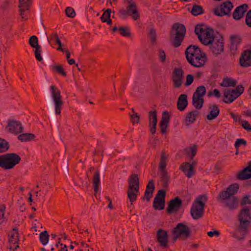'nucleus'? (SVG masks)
<instances>
[{
    "label": "nucleus",
    "instance_id": "1",
    "mask_svg": "<svg viewBox=\"0 0 251 251\" xmlns=\"http://www.w3.org/2000/svg\"><path fill=\"white\" fill-rule=\"evenodd\" d=\"M239 188V184L234 183L230 185L225 191L221 192L218 199L230 210L236 208L238 205V199L235 196Z\"/></svg>",
    "mask_w": 251,
    "mask_h": 251
},
{
    "label": "nucleus",
    "instance_id": "2",
    "mask_svg": "<svg viewBox=\"0 0 251 251\" xmlns=\"http://www.w3.org/2000/svg\"><path fill=\"white\" fill-rule=\"evenodd\" d=\"M251 216L248 207L242 209L238 215L239 225L236 228L234 237L238 240H243L248 232L251 224Z\"/></svg>",
    "mask_w": 251,
    "mask_h": 251
},
{
    "label": "nucleus",
    "instance_id": "3",
    "mask_svg": "<svg viewBox=\"0 0 251 251\" xmlns=\"http://www.w3.org/2000/svg\"><path fill=\"white\" fill-rule=\"evenodd\" d=\"M185 26L178 23L174 24L170 32V40L175 48L179 47L183 41L186 33Z\"/></svg>",
    "mask_w": 251,
    "mask_h": 251
},
{
    "label": "nucleus",
    "instance_id": "4",
    "mask_svg": "<svg viewBox=\"0 0 251 251\" xmlns=\"http://www.w3.org/2000/svg\"><path fill=\"white\" fill-rule=\"evenodd\" d=\"M207 200V196L205 194L200 195L196 198L190 210L191 215L194 219L199 220L203 217L204 208Z\"/></svg>",
    "mask_w": 251,
    "mask_h": 251
},
{
    "label": "nucleus",
    "instance_id": "5",
    "mask_svg": "<svg viewBox=\"0 0 251 251\" xmlns=\"http://www.w3.org/2000/svg\"><path fill=\"white\" fill-rule=\"evenodd\" d=\"M128 186L127 188V198L132 204V202L137 200V195L139 192V178L137 174L130 175L128 179Z\"/></svg>",
    "mask_w": 251,
    "mask_h": 251
},
{
    "label": "nucleus",
    "instance_id": "6",
    "mask_svg": "<svg viewBox=\"0 0 251 251\" xmlns=\"http://www.w3.org/2000/svg\"><path fill=\"white\" fill-rule=\"evenodd\" d=\"M21 160V157L15 153L0 155V167L5 170L13 169Z\"/></svg>",
    "mask_w": 251,
    "mask_h": 251
},
{
    "label": "nucleus",
    "instance_id": "7",
    "mask_svg": "<svg viewBox=\"0 0 251 251\" xmlns=\"http://www.w3.org/2000/svg\"><path fill=\"white\" fill-rule=\"evenodd\" d=\"M195 32L200 41L204 45H209L216 38L213 36V30L203 28L201 25H197Z\"/></svg>",
    "mask_w": 251,
    "mask_h": 251
},
{
    "label": "nucleus",
    "instance_id": "8",
    "mask_svg": "<svg viewBox=\"0 0 251 251\" xmlns=\"http://www.w3.org/2000/svg\"><path fill=\"white\" fill-rule=\"evenodd\" d=\"M167 158L164 151H162L158 167L161 180L163 182V187L166 188L168 186L170 180V176L166 169Z\"/></svg>",
    "mask_w": 251,
    "mask_h": 251
},
{
    "label": "nucleus",
    "instance_id": "9",
    "mask_svg": "<svg viewBox=\"0 0 251 251\" xmlns=\"http://www.w3.org/2000/svg\"><path fill=\"white\" fill-rule=\"evenodd\" d=\"M244 91V88L242 85H238L235 89H225L223 93V101L226 103H230L243 94Z\"/></svg>",
    "mask_w": 251,
    "mask_h": 251
},
{
    "label": "nucleus",
    "instance_id": "10",
    "mask_svg": "<svg viewBox=\"0 0 251 251\" xmlns=\"http://www.w3.org/2000/svg\"><path fill=\"white\" fill-rule=\"evenodd\" d=\"M50 90L51 97L54 104L55 113L57 115H59L64 103L61 92L58 88L53 85L50 86Z\"/></svg>",
    "mask_w": 251,
    "mask_h": 251
},
{
    "label": "nucleus",
    "instance_id": "11",
    "mask_svg": "<svg viewBox=\"0 0 251 251\" xmlns=\"http://www.w3.org/2000/svg\"><path fill=\"white\" fill-rule=\"evenodd\" d=\"M127 2L128 6L126 8L120 10V14L123 18H126L128 15H132L134 20H137L140 18V15L138 12L135 3L132 0H126Z\"/></svg>",
    "mask_w": 251,
    "mask_h": 251
},
{
    "label": "nucleus",
    "instance_id": "12",
    "mask_svg": "<svg viewBox=\"0 0 251 251\" xmlns=\"http://www.w3.org/2000/svg\"><path fill=\"white\" fill-rule=\"evenodd\" d=\"M172 233H176L180 237V240L184 241L189 238L191 235L190 228L183 223H178L172 231Z\"/></svg>",
    "mask_w": 251,
    "mask_h": 251
},
{
    "label": "nucleus",
    "instance_id": "13",
    "mask_svg": "<svg viewBox=\"0 0 251 251\" xmlns=\"http://www.w3.org/2000/svg\"><path fill=\"white\" fill-rule=\"evenodd\" d=\"M233 6L230 1H226L221 4L219 7L214 9V13L216 16L223 17L226 15L230 16L231 15V11Z\"/></svg>",
    "mask_w": 251,
    "mask_h": 251
},
{
    "label": "nucleus",
    "instance_id": "14",
    "mask_svg": "<svg viewBox=\"0 0 251 251\" xmlns=\"http://www.w3.org/2000/svg\"><path fill=\"white\" fill-rule=\"evenodd\" d=\"M184 71L180 68H176L172 74V80L173 83V87L179 88L181 87L184 77Z\"/></svg>",
    "mask_w": 251,
    "mask_h": 251
},
{
    "label": "nucleus",
    "instance_id": "15",
    "mask_svg": "<svg viewBox=\"0 0 251 251\" xmlns=\"http://www.w3.org/2000/svg\"><path fill=\"white\" fill-rule=\"evenodd\" d=\"M209 46L210 51L215 55L220 54L224 51V43L222 37L215 38Z\"/></svg>",
    "mask_w": 251,
    "mask_h": 251
},
{
    "label": "nucleus",
    "instance_id": "16",
    "mask_svg": "<svg viewBox=\"0 0 251 251\" xmlns=\"http://www.w3.org/2000/svg\"><path fill=\"white\" fill-rule=\"evenodd\" d=\"M166 191L163 189L159 190L154 198L153 202V208L157 210H162L165 207V198Z\"/></svg>",
    "mask_w": 251,
    "mask_h": 251
},
{
    "label": "nucleus",
    "instance_id": "17",
    "mask_svg": "<svg viewBox=\"0 0 251 251\" xmlns=\"http://www.w3.org/2000/svg\"><path fill=\"white\" fill-rule=\"evenodd\" d=\"M156 239L160 247L164 249L168 248L169 240L167 231L159 229L156 232Z\"/></svg>",
    "mask_w": 251,
    "mask_h": 251
},
{
    "label": "nucleus",
    "instance_id": "18",
    "mask_svg": "<svg viewBox=\"0 0 251 251\" xmlns=\"http://www.w3.org/2000/svg\"><path fill=\"white\" fill-rule=\"evenodd\" d=\"M196 164L197 161L195 160L193 161L191 164L184 162L180 166L179 169L183 171L188 178H191L195 173L194 167Z\"/></svg>",
    "mask_w": 251,
    "mask_h": 251
},
{
    "label": "nucleus",
    "instance_id": "19",
    "mask_svg": "<svg viewBox=\"0 0 251 251\" xmlns=\"http://www.w3.org/2000/svg\"><path fill=\"white\" fill-rule=\"evenodd\" d=\"M5 129L11 133L17 134L23 131V127L20 122L12 120L8 123Z\"/></svg>",
    "mask_w": 251,
    "mask_h": 251
},
{
    "label": "nucleus",
    "instance_id": "20",
    "mask_svg": "<svg viewBox=\"0 0 251 251\" xmlns=\"http://www.w3.org/2000/svg\"><path fill=\"white\" fill-rule=\"evenodd\" d=\"M182 206V200L178 197L172 199L169 202L167 211L168 213L171 214L176 213Z\"/></svg>",
    "mask_w": 251,
    "mask_h": 251
},
{
    "label": "nucleus",
    "instance_id": "21",
    "mask_svg": "<svg viewBox=\"0 0 251 251\" xmlns=\"http://www.w3.org/2000/svg\"><path fill=\"white\" fill-rule=\"evenodd\" d=\"M200 49L196 46H189L185 50V55L187 60L194 58L195 56H200L203 54Z\"/></svg>",
    "mask_w": 251,
    "mask_h": 251
},
{
    "label": "nucleus",
    "instance_id": "22",
    "mask_svg": "<svg viewBox=\"0 0 251 251\" xmlns=\"http://www.w3.org/2000/svg\"><path fill=\"white\" fill-rule=\"evenodd\" d=\"M187 61L193 66L200 68L203 66L206 61V58L205 54H202L200 56H195L190 59L187 60Z\"/></svg>",
    "mask_w": 251,
    "mask_h": 251
},
{
    "label": "nucleus",
    "instance_id": "23",
    "mask_svg": "<svg viewBox=\"0 0 251 251\" xmlns=\"http://www.w3.org/2000/svg\"><path fill=\"white\" fill-rule=\"evenodd\" d=\"M236 178L239 180H246L251 178V161L248 166L239 172L236 175Z\"/></svg>",
    "mask_w": 251,
    "mask_h": 251
},
{
    "label": "nucleus",
    "instance_id": "24",
    "mask_svg": "<svg viewBox=\"0 0 251 251\" xmlns=\"http://www.w3.org/2000/svg\"><path fill=\"white\" fill-rule=\"evenodd\" d=\"M240 65L244 67L251 65V50H246L243 52L240 58Z\"/></svg>",
    "mask_w": 251,
    "mask_h": 251
},
{
    "label": "nucleus",
    "instance_id": "25",
    "mask_svg": "<svg viewBox=\"0 0 251 251\" xmlns=\"http://www.w3.org/2000/svg\"><path fill=\"white\" fill-rule=\"evenodd\" d=\"M248 5L244 4L236 8L233 12V18L236 20L241 19L244 15L245 13L247 11Z\"/></svg>",
    "mask_w": 251,
    "mask_h": 251
},
{
    "label": "nucleus",
    "instance_id": "26",
    "mask_svg": "<svg viewBox=\"0 0 251 251\" xmlns=\"http://www.w3.org/2000/svg\"><path fill=\"white\" fill-rule=\"evenodd\" d=\"M157 122L156 112L155 110L149 112V126L150 131L152 134L156 132V126Z\"/></svg>",
    "mask_w": 251,
    "mask_h": 251
},
{
    "label": "nucleus",
    "instance_id": "27",
    "mask_svg": "<svg viewBox=\"0 0 251 251\" xmlns=\"http://www.w3.org/2000/svg\"><path fill=\"white\" fill-rule=\"evenodd\" d=\"M170 121V116L167 111H164L162 114V117L160 121V131L162 134L166 132Z\"/></svg>",
    "mask_w": 251,
    "mask_h": 251
},
{
    "label": "nucleus",
    "instance_id": "28",
    "mask_svg": "<svg viewBox=\"0 0 251 251\" xmlns=\"http://www.w3.org/2000/svg\"><path fill=\"white\" fill-rule=\"evenodd\" d=\"M155 189L154 181L153 180H150L146 187L144 197L143 200L146 199L147 202H149L150 199L152 197V194Z\"/></svg>",
    "mask_w": 251,
    "mask_h": 251
},
{
    "label": "nucleus",
    "instance_id": "29",
    "mask_svg": "<svg viewBox=\"0 0 251 251\" xmlns=\"http://www.w3.org/2000/svg\"><path fill=\"white\" fill-rule=\"evenodd\" d=\"M209 113L207 115L208 120H212L216 119L220 114V109L218 105L213 104L209 105Z\"/></svg>",
    "mask_w": 251,
    "mask_h": 251
},
{
    "label": "nucleus",
    "instance_id": "30",
    "mask_svg": "<svg viewBox=\"0 0 251 251\" xmlns=\"http://www.w3.org/2000/svg\"><path fill=\"white\" fill-rule=\"evenodd\" d=\"M188 105L187 96L186 94H181L178 97L177 106L180 111H183Z\"/></svg>",
    "mask_w": 251,
    "mask_h": 251
},
{
    "label": "nucleus",
    "instance_id": "31",
    "mask_svg": "<svg viewBox=\"0 0 251 251\" xmlns=\"http://www.w3.org/2000/svg\"><path fill=\"white\" fill-rule=\"evenodd\" d=\"M231 45H230V50L232 53H235L238 46L240 44L241 38L239 36L231 35L230 36Z\"/></svg>",
    "mask_w": 251,
    "mask_h": 251
},
{
    "label": "nucleus",
    "instance_id": "32",
    "mask_svg": "<svg viewBox=\"0 0 251 251\" xmlns=\"http://www.w3.org/2000/svg\"><path fill=\"white\" fill-rule=\"evenodd\" d=\"M20 1V12L22 18H24L23 16V13L25 10H28L31 4V0H19Z\"/></svg>",
    "mask_w": 251,
    "mask_h": 251
},
{
    "label": "nucleus",
    "instance_id": "33",
    "mask_svg": "<svg viewBox=\"0 0 251 251\" xmlns=\"http://www.w3.org/2000/svg\"><path fill=\"white\" fill-rule=\"evenodd\" d=\"M19 240V233L17 228L15 227L9 234L8 241L10 244H18Z\"/></svg>",
    "mask_w": 251,
    "mask_h": 251
},
{
    "label": "nucleus",
    "instance_id": "34",
    "mask_svg": "<svg viewBox=\"0 0 251 251\" xmlns=\"http://www.w3.org/2000/svg\"><path fill=\"white\" fill-rule=\"evenodd\" d=\"M198 114L199 112L197 110L189 112L186 117V125L188 126L189 124L194 123L196 121V117Z\"/></svg>",
    "mask_w": 251,
    "mask_h": 251
},
{
    "label": "nucleus",
    "instance_id": "35",
    "mask_svg": "<svg viewBox=\"0 0 251 251\" xmlns=\"http://www.w3.org/2000/svg\"><path fill=\"white\" fill-rule=\"evenodd\" d=\"M237 81L229 77L224 78L222 83H220V86L224 87H235L236 85Z\"/></svg>",
    "mask_w": 251,
    "mask_h": 251
},
{
    "label": "nucleus",
    "instance_id": "36",
    "mask_svg": "<svg viewBox=\"0 0 251 251\" xmlns=\"http://www.w3.org/2000/svg\"><path fill=\"white\" fill-rule=\"evenodd\" d=\"M204 102L203 98H200L193 96L192 104L197 109H200L202 107Z\"/></svg>",
    "mask_w": 251,
    "mask_h": 251
},
{
    "label": "nucleus",
    "instance_id": "37",
    "mask_svg": "<svg viewBox=\"0 0 251 251\" xmlns=\"http://www.w3.org/2000/svg\"><path fill=\"white\" fill-rule=\"evenodd\" d=\"M111 10L107 9L102 14L100 17L101 20L104 23H107V24L111 25L112 23V20L110 19Z\"/></svg>",
    "mask_w": 251,
    "mask_h": 251
},
{
    "label": "nucleus",
    "instance_id": "38",
    "mask_svg": "<svg viewBox=\"0 0 251 251\" xmlns=\"http://www.w3.org/2000/svg\"><path fill=\"white\" fill-rule=\"evenodd\" d=\"M35 135L32 133H23L18 136V139L21 142H27L33 140Z\"/></svg>",
    "mask_w": 251,
    "mask_h": 251
},
{
    "label": "nucleus",
    "instance_id": "39",
    "mask_svg": "<svg viewBox=\"0 0 251 251\" xmlns=\"http://www.w3.org/2000/svg\"><path fill=\"white\" fill-rule=\"evenodd\" d=\"M191 13L193 16H197L204 13L202 7L199 5L194 4L191 10Z\"/></svg>",
    "mask_w": 251,
    "mask_h": 251
},
{
    "label": "nucleus",
    "instance_id": "40",
    "mask_svg": "<svg viewBox=\"0 0 251 251\" xmlns=\"http://www.w3.org/2000/svg\"><path fill=\"white\" fill-rule=\"evenodd\" d=\"M197 151V147L194 145L185 149V152L190 156L191 160H193Z\"/></svg>",
    "mask_w": 251,
    "mask_h": 251
},
{
    "label": "nucleus",
    "instance_id": "41",
    "mask_svg": "<svg viewBox=\"0 0 251 251\" xmlns=\"http://www.w3.org/2000/svg\"><path fill=\"white\" fill-rule=\"evenodd\" d=\"M206 93V88L204 86H200L197 87L196 91L193 94V96L203 98Z\"/></svg>",
    "mask_w": 251,
    "mask_h": 251
},
{
    "label": "nucleus",
    "instance_id": "42",
    "mask_svg": "<svg viewBox=\"0 0 251 251\" xmlns=\"http://www.w3.org/2000/svg\"><path fill=\"white\" fill-rule=\"evenodd\" d=\"M39 239L41 243L43 245H46L49 241V235L47 231L42 232L39 235Z\"/></svg>",
    "mask_w": 251,
    "mask_h": 251
},
{
    "label": "nucleus",
    "instance_id": "43",
    "mask_svg": "<svg viewBox=\"0 0 251 251\" xmlns=\"http://www.w3.org/2000/svg\"><path fill=\"white\" fill-rule=\"evenodd\" d=\"M29 44L32 48L34 49L41 47L39 45L38 38L35 35H33L30 37L29 39Z\"/></svg>",
    "mask_w": 251,
    "mask_h": 251
},
{
    "label": "nucleus",
    "instance_id": "44",
    "mask_svg": "<svg viewBox=\"0 0 251 251\" xmlns=\"http://www.w3.org/2000/svg\"><path fill=\"white\" fill-rule=\"evenodd\" d=\"M9 148V145L6 140L0 138V153L7 151Z\"/></svg>",
    "mask_w": 251,
    "mask_h": 251
},
{
    "label": "nucleus",
    "instance_id": "45",
    "mask_svg": "<svg viewBox=\"0 0 251 251\" xmlns=\"http://www.w3.org/2000/svg\"><path fill=\"white\" fill-rule=\"evenodd\" d=\"M100 173L97 171L95 176V197H97L96 194L98 193H100Z\"/></svg>",
    "mask_w": 251,
    "mask_h": 251
},
{
    "label": "nucleus",
    "instance_id": "46",
    "mask_svg": "<svg viewBox=\"0 0 251 251\" xmlns=\"http://www.w3.org/2000/svg\"><path fill=\"white\" fill-rule=\"evenodd\" d=\"M133 113L130 115V118L132 123L133 124H138L140 122V116L138 114L135 112L134 108H131Z\"/></svg>",
    "mask_w": 251,
    "mask_h": 251
},
{
    "label": "nucleus",
    "instance_id": "47",
    "mask_svg": "<svg viewBox=\"0 0 251 251\" xmlns=\"http://www.w3.org/2000/svg\"><path fill=\"white\" fill-rule=\"evenodd\" d=\"M120 34L123 36L130 37L131 33L127 27H121L119 28Z\"/></svg>",
    "mask_w": 251,
    "mask_h": 251
},
{
    "label": "nucleus",
    "instance_id": "48",
    "mask_svg": "<svg viewBox=\"0 0 251 251\" xmlns=\"http://www.w3.org/2000/svg\"><path fill=\"white\" fill-rule=\"evenodd\" d=\"M149 36L151 43L154 45L156 41V31L154 28H151L150 29Z\"/></svg>",
    "mask_w": 251,
    "mask_h": 251
},
{
    "label": "nucleus",
    "instance_id": "49",
    "mask_svg": "<svg viewBox=\"0 0 251 251\" xmlns=\"http://www.w3.org/2000/svg\"><path fill=\"white\" fill-rule=\"evenodd\" d=\"M5 206L4 205H0V225L2 224L5 220L4 214Z\"/></svg>",
    "mask_w": 251,
    "mask_h": 251
},
{
    "label": "nucleus",
    "instance_id": "50",
    "mask_svg": "<svg viewBox=\"0 0 251 251\" xmlns=\"http://www.w3.org/2000/svg\"><path fill=\"white\" fill-rule=\"evenodd\" d=\"M66 14L67 16L68 17L73 18L75 16V12L74 9L70 7H68L66 8L65 10Z\"/></svg>",
    "mask_w": 251,
    "mask_h": 251
},
{
    "label": "nucleus",
    "instance_id": "51",
    "mask_svg": "<svg viewBox=\"0 0 251 251\" xmlns=\"http://www.w3.org/2000/svg\"><path fill=\"white\" fill-rule=\"evenodd\" d=\"M41 47H40L39 48H36L35 50V56L36 59L39 61H43V58L41 56Z\"/></svg>",
    "mask_w": 251,
    "mask_h": 251
},
{
    "label": "nucleus",
    "instance_id": "52",
    "mask_svg": "<svg viewBox=\"0 0 251 251\" xmlns=\"http://www.w3.org/2000/svg\"><path fill=\"white\" fill-rule=\"evenodd\" d=\"M53 69H54L58 73L62 75L63 76H66V73L64 71V69L61 65L54 66H53Z\"/></svg>",
    "mask_w": 251,
    "mask_h": 251
},
{
    "label": "nucleus",
    "instance_id": "53",
    "mask_svg": "<svg viewBox=\"0 0 251 251\" xmlns=\"http://www.w3.org/2000/svg\"><path fill=\"white\" fill-rule=\"evenodd\" d=\"M186 82L184 84L185 86H188L190 85L193 82L194 80V76L192 75H188L186 77Z\"/></svg>",
    "mask_w": 251,
    "mask_h": 251
},
{
    "label": "nucleus",
    "instance_id": "54",
    "mask_svg": "<svg viewBox=\"0 0 251 251\" xmlns=\"http://www.w3.org/2000/svg\"><path fill=\"white\" fill-rule=\"evenodd\" d=\"M158 56L159 60L161 62H164L166 61V54L163 50H159Z\"/></svg>",
    "mask_w": 251,
    "mask_h": 251
},
{
    "label": "nucleus",
    "instance_id": "55",
    "mask_svg": "<svg viewBox=\"0 0 251 251\" xmlns=\"http://www.w3.org/2000/svg\"><path fill=\"white\" fill-rule=\"evenodd\" d=\"M241 145H243L245 146L247 145V142L243 139H237L235 143V148H239Z\"/></svg>",
    "mask_w": 251,
    "mask_h": 251
},
{
    "label": "nucleus",
    "instance_id": "56",
    "mask_svg": "<svg viewBox=\"0 0 251 251\" xmlns=\"http://www.w3.org/2000/svg\"><path fill=\"white\" fill-rule=\"evenodd\" d=\"M212 95H214L215 97H216L217 98H219L221 96V94L219 91L218 89H214L212 92L210 91L208 93V96L210 97Z\"/></svg>",
    "mask_w": 251,
    "mask_h": 251
},
{
    "label": "nucleus",
    "instance_id": "57",
    "mask_svg": "<svg viewBox=\"0 0 251 251\" xmlns=\"http://www.w3.org/2000/svg\"><path fill=\"white\" fill-rule=\"evenodd\" d=\"M251 204V200L250 199V196H246L243 197V199L241 201V204L242 205H246V204Z\"/></svg>",
    "mask_w": 251,
    "mask_h": 251
},
{
    "label": "nucleus",
    "instance_id": "58",
    "mask_svg": "<svg viewBox=\"0 0 251 251\" xmlns=\"http://www.w3.org/2000/svg\"><path fill=\"white\" fill-rule=\"evenodd\" d=\"M246 23L250 27H251V10L247 14L246 17Z\"/></svg>",
    "mask_w": 251,
    "mask_h": 251
},
{
    "label": "nucleus",
    "instance_id": "59",
    "mask_svg": "<svg viewBox=\"0 0 251 251\" xmlns=\"http://www.w3.org/2000/svg\"><path fill=\"white\" fill-rule=\"evenodd\" d=\"M242 126L245 130L251 131V126L250 125L247 121H243L242 122Z\"/></svg>",
    "mask_w": 251,
    "mask_h": 251
},
{
    "label": "nucleus",
    "instance_id": "60",
    "mask_svg": "<svg viewBox=\"0 0 251 251\" xmlns=\"http://www.w3.org/2000/svg\"><path fill=\"white\" fill-rule=\"evenodd\" d=\"M51 37H54L56 43L58 45V46H60V47L62 46V43L59 38L57 33H52Z\"/></svg>",
    "mask_w": 251,
    "mask_h": 251
},
{
    "label": "nucleus",
    "instance_id": "61",
    "mask_svg": "<svg viewBox=\"0 0 251 251\" xmlns=\"http://www.w3.org/2000/svg\"><path fill=\"white\" fill-rule=\"evenodd\" d=\"M87 177L92 181L93 183V187H94V173H92L91 169L87 172Z\"/></svg>",
    "mask_w": 251,
    "mask_h": 251
},
{
    "label": "nucleus",
    "instance_id": "62",
    "mask_svg": "<svg viewBox=\"0 0 251 251\" xmlns=\"http://www.w3.org/2000/svg\"><path fill=\"white\" fill-rule=\"evenodd\" d=\"M207 234L209 237H213L214 235L219 236L220 235L219 232L217 230H214V231H209L207 233Z\"/></svg>",
    "mask_w": 251,
    "mask_h": 251
},
{
    "label": "nucleus",
    "instance_id": "63",
    "mask_svg": "<svg viewBox=\"0 0 251 251\" xmlns=\"http://www.w3.org/2000/svg\"><path fill=\"white\" fill-rule=\"evenodd\" d=\"M19 245L18 244H10V246H9L8 248L10 250H16L17 248H18Z\"/></svg>",
    "mask_w": 251,
    "mask_h": 251
},
{
    "label": "nucleus",
    "instance_id": "64",
    "mask_svg": "<svg viewBox=\"0 0 251 251\" xmlns=\"http://www.w3.org/2000/svg\"><path fill=\"white\" fill-rule=\"evenodd\" d=\"M55 40L54 37H51V34L50 36V39L47 37V33H45V37H44V41L45 40H47L48 41V43L50 44L51 43V40Z\"/></svg>",
    "mask_w": 251,
    "mask_h": 251
}]
</instances>
